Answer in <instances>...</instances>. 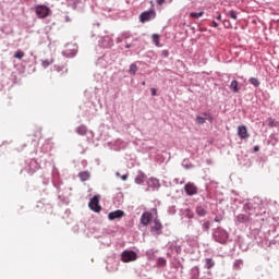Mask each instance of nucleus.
I'll use <instances>...</instances> for the list:
<instances>
[{
    "mask_svg": "<svg viewBox=\"0 0 279 279\" xmlns=\"http://www.w3.org/2000/svg\"><path fill=\"white\" fill-rule=\"evenodd\" d=\"M136 184H143V174H140L135 178Z\"/></svg>",
    "mask_w": 279,
    "mask_h": 279,
    "instance_id": "27",
    "label": "nucleus"
},
{
    "mask_svg": "<svg viewBox=\"0 0 279 279\" xmlns=\"http://www.w3.org/2000/svg\"><path fill=\"white\" fill-rule=\"evenodd\" d=\"M223 25L227 29H230V27H232V24L228 20H225Z\"/></svg>",
    "mask_w": 279,
    "mask_h": 279,
    "instance_id": "28",
    "label": "nucleus"
},
{
    "mask_svg": "<svg viewBox=\"0 0 279 279\" xmlns=\"http://www.w3.org/2000/svg\"><path fill=\"white\" fill-rule=\"evenodd\" d=\"M35 13L38 19H47V16H51V9L45 4H40L35 7Z\"/></svg>",
    "mask_w": 279,
    "mask_h": 279,
    "instance_id": "1",
    "label": "nucleus"
},
{
    "mask_svg": "<svg viewBox=\"0 0 279 279\" xmlns=\"http://www.w3.org/2000/svg\"><path fill=\"white\" fill-rule=\"evenodd\" d=\"M131 47H132V45H130V44H128V45L125 46L126 49H130Z\"/></svg>",
    "mask_w": 279,
    "mask_h": 279,
    "instance_id": "38",
    "label": "nucleus"
},
{
    "mask_svg": "<svg viewBox=\"0 0 279 279\" xmlns=\"http://www.w3.org/2000/svg\"><path fill=\"white\" fill-rule=\"evenodd\" d=\"M142 85L145 86V82H143Z\"/></svg>",
    "mask_w": 279,
    "mask_h": 279,
    "instance_id": "42",
    "label": "nucleus"
},
{
    "mask_svg": "<svg viewBox=\"0 0 279 279\" xmlns=\"http://www.w3.org/2000/svg\"><path fill=\"white\" fill-rule=\"evenodd\" d=\"M50 64H53V58L41 60V66L44 69H47L48 66H50Z\"/></svg>",
    "mask_w": 279,
    "mask_h": 279,
    "instance_id": "19",
    "label": "nucleus"
},
{
    "mask_svg": "<svg viewBox=\"0 0 279 279\" xmlns=\"http://www.w3.org/2000/svg\"><path fill=\"white\" fill-rule=\"evenodd\" d=\"M217 19H218V21H221V15H218Z\"/></svg>",
    "mask_w": 279,
    "mask_h": 279,
    "instance_id": "39",
    "label": "nucleus"
},
{
    "mask_svg": "<svg viewBox=\"0 0 279 279\" xmlns=\"http://www.w3.org/2000/svg\"><path fill=\"white\" fill-rule=\"evenodd\" d=\"M230 89L233 92V93H239V81L236 80H233L230 84Z\"/></svg>",
    "mask_w": 279,
    "mask_h": 279,
    "instance_id": "16",
    "label": "nucleus"
},
{
    "mask_svg": "<svg viewBox=\"0 0 279 279\" xmlns=\"http://www.w3.org/2000/svg\"><path fill=\"white\" fill-rule=\"evenodd\" d=\"M149 221H151V213L145 211L141 216V223H142V226H149Z\"/></svg>",
    "mask_w": 279,
    "mask_h": 279,
    "instance_id": "10",
    "label": "nucleus"
},
{
    "mask_svg": "<svg viewBox=\"0 0 279 279\" xmlns=\"http://www.w3.org/2000/svg\"><path fill=\"white\" fill-rule=\"evenodd\" d=\"M78 175H80V179L82 180V182H86V180H89V178H90V172L83 171Z\"/></svg>",
    "mask_w": 279,
    "mask_h": 279,
    "instance_id": "18",
    "label": "nucleus"
},
{
    "mask_svg": "<svg viewBox=\"0 0 279 279\" xmlns=\"http://www.w3.org/2000/svg\"><path fill=\"white\" fill-rule=\"evenodd\" d=\"M151 40H153L154 45H156L157 47H162V45H160V35L153 34Z\"/></svg>",
    "mask_w": 279,
    "mask_h": 279,
    "instance_id": "17",
    "label": "nucleus"
},
{
    "mask_svg": "<svg viewBox=\"0 0 279 279\" xmlns=\"http://www.w3.org/2000/svg\"><path fill=\"white\" fill-rule=\"evenodd\" d=\"M121 256L123 263H132L138 258V255L134 251H124Z\"/></svg>",
    "mask_w": 279,
    "mask_h": 279,
    "instance_id": "4",
    "label": "nucleus"
},
{
    "mask_svg": "<svg viewBox=\"0 0 279 279\" xmlns=\"http://www.w3.org/2000/svg\"><path fill=\"white\" fill-rule=\"evenodd\" d=\"M124 38H125V39L130 38V35H124Z\"/></svg>",
    "mask_w": 279,
    "mask_h": 279,
    "instance_id": "40",
    "label": "nucleus"
},
{
    "mask_svg": "<svg viewBox=\"0 0 279 279\" xmlns=\"http://www.w3.org/2000/svg\"><path fill=\"white\" fill-rule=\"evenodd\" d=\"M121 180H123V182H125V180H128V174H123V175L121 177Z\"/></svg>",
    "mask_w": 279,
    "mask_h": 279,
    "instance_id": "32",
    "label": "nucleus"
},
{
    "mask_svg": "<svg viewBox=\"0 0 279 279\" xmlns=\"http://www.w3.org/2000/svg\"><path fill=\"white\" fill-rule=\"evenodd\" d=\"M190 16H191V19H199V17H202V16H204V11H201V12H192V13H190Z\"/></svg>",
    "mask_w": 279,
    "mask_h": 279,
    "instance_id": "24",
    "label": "nucleus"
},
{
    "mask_svg": "<svg viewBox=\"0 0 279 279\" xmlns=\"http://www.w3.org/2000/svg\"><path fill=\"white\" fill-rule=\"evenodd\" d=\"M123 217H125V211L121 209H118L108 214L109 221H114V219H123Z\"/></svg>",
    "mask_w": 279,
    "mask_h": 279,
    "instance_id": "6",
    "label": "nucleus"
},
{
    "mask_svg": "<svg viewBox=\"0 0 279 279\" xmlns=\"http://www.w3.org/2000/svg\"><path fill=\"white\" fill-rule=\"evenodd\" d=\"M260 148L258 146L254 147V151H258Z\"/></svg>",
    "mask_w": 279,
    "mask_h": 279,
    "instance_id": "35",
    "label": "nucleus"
},
{
    "mask_svg": "<svg viewBox=\"0 0 279 279\" xmlns=\"http://www.w3.org/2000/svg\"><path fill=\"white\" fill-rule=\"evenodd\" d=\"M204 116L207 118H204L202 116L196 117V123L198 125H204V123H206V119H208L209 121H213V118L210 116H208V113H204Z\"/></svg>",
    "mask_w": 279,
    "mask_h": 279,
    "instance_id": "11",
    "label": "nucleus"
},
{
    "mask_svg": "<svg viewBox=\"0 0 279 279\" xmlns=\"http://www.w3.org/2000/svg\"><path fill=\"white\" fill-rule=\"evenodd\" d=\"M238 136L242 141H245V138H250V133L247 132V126H245V125L238 126Z\"/></svg>",
    "mask_w": 279,
    "mask_h": 279,
    "instance_id": "8",
    "label": "nucleus"
},
{
    "mask_svg": "<svg viewBox=\"0 0 279 279\" xmlns=\"http://www.w3.org/2000/svg\"><path fill=\"white\" fill-rule=\"evenodd\" d=\"M238 219H245V216L240 215V216L238 217Z\"/></svg>",
    "mask_w": 279,
    "mask_h": 279,
    "instance_id": "37",
    "label": "nucleus"
},
{
    "mask_svg": "<svg viewBox=\"0 0 279 279\" xmlns=\"http://www.w3.org/2000/svg\"><path fill=\"white\" fill-rule=\"evenodd\" d=\"M13 58L16 60H23L25 58V52L23 50H16Z\"/></svg>",
    "mask_w": 279,
    "mask_h": 279,
    "instance_id": "21",
    "label": "nucleus"
},
{
    "mask_svg": "<svg viewBox=\"0 0 279 279\" xmlns=\"http://www.w3.org/2000/svg\"><path fill=\"white\" fill-rule=\"evenodd\" d=\"M214 236L218 243H226L228 241V232L223 230L216 231Z\"/></svg>",
    "mask_w": 279,
    "mask_h": 279,
    "instance_id": "7",
    "label": "nucleus"
},
{
    "mask_svg": "<svg viewBox=\"0 0 279 279\" xmlns=\"http://www.w3.org/2000/svg\"><path fill=\"white\" fill-rule=\"evenodd\" d=\"M157 265H158V267H166V266H167V259L160 257V258L157 260Z\"/></svg>",
    "mask_w": 279,
    "mask_h": 279,
    "instance_id": "25",
    "label": "nucleus"
},
{
    "mask_svg": "<svg viewBox=\"0 0 279 279\" xmlns=\"http://www.w3.org/2000/svg\"><path fill=\"white\" fill-rule=\"evenodd\" d=\"M184 191L186 195L193 196L197 195V186L194 183H187L184 185Z\"/></svg>",
    "mask_w": 279,
    "mask_h": 279,
    "instance_id": "9",
    "label": "nucleus"
},
{
    "mask_svg": "<svg viewBox=\"0 0 279 279\" xmlns=\"http://www.w3.org/2000/svg\"><path fill=\"white\" fill-rule=\"evenodd\" d=\"M196 215H198V217H206V215H208V211L206 210V207L197 206L196 207Z\"/></svg>",
    "mask_w": 279,
    "mask_h": 279,
    "instance_id": "13",
    "label": "nucleus"
},
{
    "mask_svg": "<svg viewBox=\"0 0 279 279\" xmlns=\"http://www.w3.org/2000/svg\"><path fill=\"white\" fill-rule=\"evenodd\" d=\"M227 16L229 19H232V21H236V19H239V12H236L234 10H230L227 12Z\"/></svg>",
    "mask_w": 279,
    "mask_h": 279,
    "instance_id": "15",
    "label": "nucleus"
},
{
    "mask_svg": "<svg viewBox=\"0 0 279 279\" xmlns=\"http://www.w3.org/2000/svg\"><path fill=\"white\" fill-rule=\"evenodd\" d=\"M73 47H74V48H73V51H74V52H73L72 54L75 56V53H77V49H75V46H73Z\"/></svg>",
    "mask_w": 279,
    "mask_h": 279,
    "instance_id": "34",
    "label": "nucleus"
},
{
    "mask_svg": "<svg viewBox=\"0 0 279 279\" xmlns=\"http://www.w3.org/2000/svg\"><path fill=\"white\" fill-rule=\"evenodd\" d=\"M88 207L94 213H101V205H99V196H94L88 204Z\"/></svg>",
    "mask_w": 279,
    "mask_h": 279,
    "instance_id": "5",
    "label": "nucleus"
},
{
    "mask_svg": "<svg viewBox=\"0 0 279 279\" xmlns=\"http://www.w3.org/2000/svg\"><path fill=\"white\" fill-rule=\"evenodd\" d=\"M156 19V10L150 9L149 11L143 12L140 15L141 23H147L151 20Z\"/></svg>",
    "mask_w": 279,
    "mask_h": 279,
    "instance_id": "3",
    "label": "nucleus"
},
{
    "mask_svg": "<svg viewBox=\"0 0 279 279\" xmlns=\"http://www.w3.org/2000/svg\"><path fill=\"white\" fill-rule=\"evenodd\" d=\"M86 132H88V129L85 125L76 128V134H80V136H86Z\"/></svg>",
    "mask_w": 279,
    "mask_h": 279,
    "instance_id": "14",
    "label": "nucleus"
},
{
    "mask_svg": "<svg viewBox=\"0 0 279 279\" xmlns=\"http://www.w3.org/2000/svg\"><path fill=\"white\" fill-rule=\"evenodd\" d=\"M205 267L206 269H213V267H215V260H213V258H206Z\"/></svg>",
    "mask_w": 279,
    "mask_h": 279,
    "instance_id": "20",
    "label": "nucleus"
},
{
    "mask_svg": "<svg viewBox=\"0 0 279 279\" xmlns=\"http://www.w3.org/2000/svg\"><path fill=\"white\" fill-rule=\"evenodd\" d=\"M148 186H151V189H158V186H160V181L156 178H150L148 180Z\"/></svg>",
    "mask_w": 279,
    "mask_h": 279,
    "instance_id": "12",
    "label": "nucleus"
},
{
    "mask_svg": "<svg viewBox=\"0 0 279 279\" xmlns=\"http://www.w3.org/2000/svg\"><path fill=\"white\" fill-rule=\"evenodd\" d=\"M136 71H138V66L136 65V63H132L129 69L130 75H136Z\"/></svg>",
    "mask_w": 279,
    "mask_h": 279,
    "instance_id": "22",
    "label": "nucleus"
},
{
    "mask_svg": "<svg viewBox=\"0 0 279 279\" xmlns=\"http://www.w3.org/2000/svg\"><path fill=\"white\" fill-rule=\"evenodd\" d=\"M157 5H165L167 3V0H156Z\"/></svg>",
    "mask_w": 279,
    "mask_h": 279,
    "instance_id": "29",
    "label": "nucleus"
},
{
    "mask_svg": "<svg viewBox=\"0 0 279 279\" xmlns=\"http://www.w3.org/2000/svg\"><path fill=\"white\" fill-rule=\"evenodd\" d=\"M150 232L155 234L156 236H160L162 234V223L158 218H155L153 220V225L150 227Z\"/></svg>",
    "mask_w": 279,
    "mask_h": 279,
    "instance_id": "2",
    "label": "nucleus"
},
{
    "mask_svg": "<svg viewBox=\"0 0 279 279\" xmlns=\"http://www.w3.org/2000/svg\"><path fill=\"white\" fill-rule=\"evenodd\" d=\"M250 84H252L253 86H255V88H258L260 86V82L258 81V78L256 77H251L248 80Z\"/></svg>",
    "mask_w": 279,
    "mask_h": 279,
    "instance_id": "23",
    "label": "nucleus"
},
{
    "mask_svg": "<svg viewBox=\"0 0 279 279\" xmlns=\"http://www.w3.org/2000/svg\"><path fill=\"white\" fill-rule=\"evenodd\" d=\"M37 137L43 138V133L40 131H37Z\"/></svg>",
    "mask_w": 279,
    "mask_h": 279,
    "instance_id": "31",
    "label": "nucleus"
},
{
    "mask_svg": "<svg viewBox=\"0 0 279 279\" xmlns=\"http://www.w3.org/2000/svg\"><path fill=\"white\" fill-rule=\"evenodd\" d=\"M213 25H214V27H219V24H217V22H213Z\"/></svg>",
    "mask_w": 279,
    "mask_h": 279,
    "instance_id": "33",
    "label": "nucleus"
},
{
    "mask_svg": "<svg viewBox=\"0 0 279 279\" xmlns=\"http://www.w3.org/2000/svg\"><path fill=\"white\" fill-rule=\"evenodd\" d=\"M153 213H155V215H158V209L154 208Z\"/></svg>",
    "mask_w": 279,
    "mask_h": 279,
    "instance_id": "36",
    "label": "nucleus"
},
{
    "mask_svg": "<svg viewBox=\"0 0 279 279\" xmlns=\"http://www.w3.org/2000/svg\"><path fill=\"white\" fill-rule=\"evenodd\" d=\"M150 93H151L153 97H156V95H158L156 88H154V87L150 89Z\"/></svg>",
    "mask_w": 279,
    "mask_h": 279,
    "instance_id": "30",
    "label": "nucleus"
},
{
    "mask_svg": "<svg viewBox=\"0 0 279 279\" xmlns=\"http://www.w3.org/2000/svg\"><path fill=\"white\" fill-rule=\"evenodd\" d=\"M215 221H216V222H219V218H218V217H216V218H215Z\"/></svg>",
    "mask_w": 279,
    "mask_h": 279,
    "instance_id": "41",
    "label": "nucleus"
},
{
    "mask_svg": "<svg viewBox=\"0 0 279 279\" xmlns=\"http://www.w3.org/2000/svg\"><path fill=\"white\" fill-rule=\"evenodd\" d=\"M203 230L205 232H208V230H210V221H206L203 223Z\"/></svg>",
    "mask_w": 279,
    "mask_h": 279,
    "instance_id": "26",
    "label": "nucleus"
}]
</instances>
